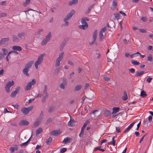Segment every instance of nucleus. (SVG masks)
<instances>
[{
  "instance_id": "nucleus-6",
  "label": "nucleus",
  "mask_w": 153,
  "mask_h": 153,
  "mask_svg": "<svg viewBox=\"0 0 153 153\" xmlns=\"http://www.w3.org/2000/svg\"><path fill=\"white\" fill-rule=\"evenodd\" d=\"M32 108V106H30L27 108L23 107L22 108L21 111L23 114L26 115L27 114Z\"/></svg>"
},
{
  "instance_id": "nucleus-5",
  "label": "nucleus",
  "mask_w": 153,
  "mask_h": 153,
  "mask_svg": "<svg viewBox=\"0 0 153 153\" xmlns=\"http://www.w3.org/2000/svg\"><path fill=\"white\" fill-rule=\"evenodd\" d=\"M14 84V82L13 80L10 81L7 83L5 88V90L7 93H8L10 92V88L13 86Z\"/></svg>"
},
{
  "instance_id": "nucleus-55",
  "label": "nucleus",
  "mask_w": 153,
  "mask_h": 153,
  "mask_svg": "<svg viewBox=\"0 0 153 153\" xmlns=\"http://www.w3.org/2000/svg\"><path fill=\"white\" fill-rule=\"evenodd\" d=\"M141 20L143 22H146L147 20V19L146 17H142L141 18Z\"/></svg>"
},
{
  "instance_id": "nucleus-62",
  "label": "nucleus",
  "mask_w": 153,
  "mask_h": 153,
  "mask_svg": "<svg viewBox=\"0 0 153 153\" xmlns=\"http://www.w3.org/2000/svg\"><path fill=\"white\" fill-rule=\"evenodd\" d=\"M68 63L71 66H72L74 65L73 62L71 61H68Z\"/></svg>"
},
{
  "instance_id": "nucleus-22",
  "label": "nucleus",
  "mask_w": 153,
  "mask_h": 153,
  "mask_svg": "<svg viewBox=\"0 0 153 153\" xmlns=\"http://www.w3.org/2000/svg\"><path fill=\"white\" fill-rule=\"evenodd\" d=\"M120 110L119 107H114L113 108V112L112 114H115L118 112Z\"/></svg>"
},
{
  "instance_id": "nucleus-57",
  "label": "nucleus",
  "mask_w": 153,
  "mask_h": 153,
  "mask_svg": "<svg viewBox=\"0 0 153 153\" xmlns=\"http://www.w3.org/2000/svg\"><path fill=\"white\" fill-rule=\"evenodd\" d=\"M148 120L150 122L152 121V117L151 116H149L148 117Z\"/></svg>"
},
{
  "instance_id": "nucleus-23",
  "label": "nucleus",
  "mask_w": 153,
  "mask_h": 153,
  "mask_svg": "<svg viewBox=\"0 0 153 153\" xmlns=\"http://www.w3.org/2000/svg\"><path fill=\"white\" fill-rule=\"evenodd\" d=\"M12 49L16 51H20L22 50L21 48L19 46H14L12 47Z\"/></svg>"
},
{
  "instance_id": "nucleus-52",
  "label": "nucleus",
  "mask_w": 153,
  "mask_h": 153,
  "mask_svg": "<svg viewBox=\"0 0 153 153\" xmlns=\"http://www.w3.org/2000/svg\"><path fill=\"white\" fill-rule=\"evenodd\" d=\"M95 56L97 58L99 59L101 56V54L99 53H97L95 54Z\"/></svg>"
},
{
  "instance_id": "nucleus-49",
  "label": "nucleus",
  "mask_w": 153,
  "mask_h": 153,
  "mask_svg": "<svg viewBox=\"0 0 153 153\" xmlns=\"http://www.w3.org/2000/svg\"><path fill=\"white\" fill-rule=\"evenodd\" d=\"M17 94L14 91H13L10 95V96L11 97H14Z\"/></svg>"
},
{
  "instance_id": "nucleus-25",
  "label": "nucleus",
  "mask_w": 153,
  "mask_h": 153,
  "mask_svg": "<svg viewBox=\"0 0 153 153\" xmlns=\"http://www.w3.org/2000/svg\"><path fill=\"white\" fill-rule=\"evenodd\" d=\"M87 125V123H84V124L83 125V126L82 127L81 132L79 134V136L80 137H81V134L82 133H83L84 129L85 127V126Z\"/></svg>"
},
{
  "instance_id": "nucleus-61",
  "label": "nucleus",
  "mask_w": 153,
  "mask_h": 153,
  "mask_svg": "<svg viewBox=\"0 0 153 153\" xmlns=\"http://www.w3.org/2000/svg\"><path fill=\"white\" fill-rule=\"evenodd\" d=\"M34 99H35L34 98L30 99L29 100H28V101L27 102H26L27 103L30 102H31L32 101H33L34 100Z\"/></svg>"
},
{
  "instance_id": "nucleus-50",
  "label": "nucleus",
  "mask_w": 153,
  "mask_h": 153,
  "mask_svg": "<svg viewBox=\"0 0 153 153\" xmlns=\"http://www.w3.org/2000/svg\"><path fill=\"white\" fill-rule=\"evenodd\" d=\"M68 20V19H65V18L64 19V21L65 23L64 24V25L66 26L68 25V22L67 21Z\"/></svg>"
},
{
  "instance_id": "nucleus-51",
  "label": "nucleus",
  "mask_w": 153,
  "mask_h": 153,
  "mask_svg": "<svg viewBox=\"0 0 153 153\" xmlns=\"http://www.w3.org/2000/svg\"><path fill=\"white\" fill-rule=\"evenodd\" d=\"M52 140V138H49L47 140L46 143L47 144H48L50 143Z\"/></svg>"
},
{
  "instance_id": "nucleus-43",
  "label": "nucleus",
  "mask_w": 153,
  "mask_h": 153,
  "mask_svg": "<svg viewBox=\"0 0 153 153\" xmlns=\"http://www.w3.org/2000/svg\"><path fill=\"white\" fill-rule=\"evenodd\" d=\"M66 150L67 149L66 148H63L60 149V152L61 153H63L66 152Z\"/></svg>"
},
{
  "instance_id": "nucleus-36",
  "label": "nucleus",
  "mask_w": 153,
  "mask_h": 153,
  "mask_svg": "<svg viewBox=\"0 0 153 153\" xmlns=\"http://www.w3.org/2000/svg\"><path fill=\"white\" fill-rule=\"evenodd\" d=\"M70 139L68 138H65L63 141V143H67L69 142Z\"/></svg>"
},
{
  "instance_id": "nucleus-44",
  "label": "nucleus",
  "mask_w": 153,
  "mask_h": 153,
  "mask_svg": "<svg viewBox=\"0 0 153 153\" xmlns=\"http://www.w3.org/2000/svg\"><path fill=\"white\" fill-rule=\"evenodd\" d=\"M19 40V38L16 36H14L13 38V41L14 42H17Z\"/></svg>"
},
{
  "instance_id": "nucleus-46",
  "label": "nucleus",
  "mask_w": 153,
  "mask_h": 153,
  "mask_svg": "<svg viewBox=\"0 0 153 153\" xmlns=\"http://www.w3.org/2000/svg\"><path fill=\"white\" fill-rule=\"evenodd\" d=\"M30 138L26 142L22 143L21 144V146H25L27 145V143L30 141Z\"/></svg>"
},
{
  "instance_id": "nucleus-38",
  "label": "nucleus",
  "mask_w": 153,
  "mask_h": 153,
  "mask_svg": "<svg viewBox=\"0 0 153 153\" xmlns=\"http://www.w3.org/2000/svg\"><path fill=\"white\" fill-rule=\"evenodd\" d=\"M48 42L45 39L42 42L41 45H45Z\"/></svg>"
},
{
  "instance_id": "nucleus-17",
  "label": "nucleus",
  "mask_w": 153,
  "mask_h": 153,
  "mask_svg": "<svg viewBox=\"0 0 153 153\" xmlns=\"http://www.w3.org/2000/svg\"><path fill=\"white\" fill-rule=\"evenodd\" d=\"M135 123V122H133L132 123H131L129 125V126L125 129L124 131V133H127L130 130L131 128L133 126Z\"/></svg>"
},
{
  "instance_id": "nucleus-34",
  "label": "nucleus",
  "mask_w": 153,
  "mask_h": 153,
  "mask_svg": "<svg viewBox=\"0 0 153 153\" xmlns=\"http://www.w3.org/2000/svg\"><path fill=\"white\" fill-rule=\"evenodd\" d=\"M66 85L65 82H63L60 85V87L61 88L64 89L65 88V86Z\"/></svg>"
},
{
  "instance_id": "nucleus-48",
  "label": "nucleus",
  "mask_w": 153,
  "mask_h": 153,
  "mask_svg": "<svg viewBox=\"0 0 153 153\" xmlns=\"http://www.w3.org/2000/svg\"><path fill=\"white\" fill-rule=\"evenodd\" d=\"M7 15L5 13H0V17H5Z\"/></svg>"
},
{
  "instance_id": "nucleus-4",
  "label": "nucleus",
  "mask_w": 153,
  "mask_h": 153,
  "mask_svg": "<svg viewBox=\"0 0 153 153\" xmlns=\"http://www.w3.org/2000/svg\"><path fill=\"white\" fill-rule=\"evenodd\" d=\"M43 115V114L42 112L40 114V115L39 116L38 118L37 119L36 121L33 124V127H36L39 126L42 120V117Z\"/></svg>"
},
{
  "instance_id": "nucleus-27",
  "label": "nucleus",
  "mask_w": 153,
  "mask_h": 153,
  "mask_svg": "<svg viewBox=\"0 0 153 153\" xmlns=\"http://www.w3.org/2000/svg\"><path fill=\"white\" fill-rule=\"evenodd\" d=\"M74 121L73 120L71 119L70 120L68 123V125L70 126H73L74 124Z\"/></svg>"
},
{
  "instance_id": "nucleus-21",
  "label": "nucleus",
  "mask_w": 153,
  "mask_h": 153,
  "mask_svg": "<svg viewBox=\"0 0 153 153\" xmlns=\"http://www.w3.org/2000/svg\"><path fill=\"white\" fill-rule=\"evenodd\" d=\"M88 27V25L82 24L79 26V29L85 30Z\"/></svg>"
},
{
  "instance_id": "nucleus-33",
  "label": "nucleus",
  "mask_w": 153,
  "mask_h": 153,
  "mask_svg": "<svg viewBox=\"0 0 153 153\" xmlns=\"http://www.w3.org/2000/svg\"><path fill=\"white\" fill-rule=\"evenodd\" d=\"M114 16L117 19H120V14L118 13H115Z\"/></svg>"
},
{
  "instance_id": "nucleus-28",
  "label": "nucleus",
  "mask_w": 153,
  "mask_h": 153,
  "mask_svg": "<svg viewBox=\"0 0 153 153\" xmlns=\"http://www.w3.org/2000/svg\"><path fill=\"white\" fill-rule=\"evenodd\" d=\"M78 2V0H72L70 1L69 4L70 5H73L76 4Z\"/></svg>"
},
{
  "instance_id": "nucleus-8",
  "label": "nucleus",
  "mask_w": 153,
  "mask_h": 153,
  "mask_svg": "<svg viewBox=\"0 0 153 153\" xmlns=\"http://www.w3.org/2000/svg\"><path fill=\"white\" fill-rule=\"evenodd\" d=\"M2 51H3V53L0 52V60H2L8 53V50L6 48H3L2 49Z\"/></svg>"
},
{
  "instance_id": "nucleus-31",
  "label": "nucleus",
  "mask_w": 153,
  "mask_h": 153,
  "mask_svg": "<svg viewBox=\"0 0 153 153\" xmlns=\"http://www.w3.org/2000/svg\"><path fill=\"white\" fill-rule=\"evenodd\" d=\"M144 73V72L143 71H137L136 72V74H135L136 76H140Z\"/></svg>"
},
{
  "instance_id": "nucleus-15",
  "label": "nucleus",
  "mask_w": 153,
  "mask_h": 153,
  "mask_svg": "<svg viewBox=\"0 0 153 153\" xmlns=\"http://www.w3.org/2000/svg\"><path fill=\"white\" fill-rule=\"evenodd\" d=\"M89 20L88 19L87 17L82 18L81 20V22L82 24L88 25L86 21Z\"/></svg>"
},
{
  "instance_id": "nucleus-53",
  "label": "nucleus",
  "mask_w": 153,
  "mask_h": 153,
  "mask_svg": "<svg viewBox=\"0 0 153 153\" xmlns=\"http://www.w3.org/2000/svg\"><path fill=\"white\" fill-rule=\"evenodd\" d=\"M139 30L142 33H146V30L144 29H139Z\"/></svg>"
},
{
  "instance_id": "nucleus-40",
  "label": "nucleus",
  "mask_w": 153,
  "mask_h": 153,
  "mask_svg": "<svg viewBox=\"0 0 153 153\" xmlns=\"http://www.w3.org/2000/svg\"><path fill=\"white\" fill-rule=\"evenodd\" d=\"M81 88V86L80 85H77L75 87V90L76 91H78Z\"/></svg>"
},
{
  "instance_id": "nucleus-18",
  "label": "nucleus",
  "mask_w": 153,
  "mask_h": 153,
  "mask_svg": "<svg viewBox=\"0 0 153 153\" xmlns=\"http://www.w3.org/2000/svg\"><path fill=\"white\" fill-rule=\"evenodd\" d=\"M64 55V53L63 52H61L59 54V57L56 59L60 61H61L63 58Z\"/></svg>"
},
{
  "instance_id": "nucleus-20",
  "label": "nucleus",
  "mask_w": 153,
  "mask_h": 153,
  "mask_svg": "<svg viewBox=\"0 0 153 153\" xmlns=\"http://www.w3.org/2000/svg\"><path fill=\"white\" fill-rule=\"evenodd\" d=\"M18 148L17 145H15L14 146L10 148V151L11 152H13L17 150Z\"/></svg>"
},
{
  "instance_id": "nucleus-13",
  "label": "nucleus",
  "mask_w": 153,
  "mask_h": 153,
  "mask_svg": "<svg viewBox=\"0 0 153 153\" xmlns=\"http://www.w3.org/2000/svg\"><path fill=\"white\" fill-rule=\"evenodd\" d=\"M29 122L25 120H22L19 123V125L20 126L24 125L27 126L29 124Z\"/></svg>"
},
{
  "instance_id": "nucleus-54",
  "label": "nucleus",
  "mask_w": 153,
  "mask_h": 153,
  "mask_svg": "<svg viewBox=\"0 0 153 153\" xmlns=\"http://www.w3.org/2000/svg\"><path fill=\"white\" fill-rule=\"evenodd\" d=\"M129 72L132 73H134L135 72V70L133 68H131L129 69Z\"/></svg>"
},
{
  "instance_id": "nucleus-30",
  "label": "nucleus",
  "mask_w": 153,
  "mask_h": 153,
  "mask_svg": "<svg viewBox=\"0 0 153 153\" xmlns=\"http://www.w3.org/2000/svg\"><path fill=\"white\" fill-rule=\"evenodd\" d=\"M131 63L134 65H138L140 64V63L135 60H132L131 61Z\"/></svg>"
},
{
  "instance_id": "nucleus-12",
  "label": "nucleus",
  "mask_w": 153,
  "mask_h": 153,
  "mask_svg": "<svg viewBox=\"0 0 153 153\" xmlns=\"http://www.w3.org/2000/svg\"><path fill=\"white\" fill-rule=\"evenodd\" d=\"M11 53H15L16 54H18V52H17L15 51H9L8 52V54H7V56L6 57V60H7V61H9V60L11 58V56H10V55Z\"/></svg>"
},
{
  "instance_id": "nucleus-19",
  "label": "nucleus",
  "mask_w": 153,
  "mask_h": 153,
  "mask_svg": "<svg viewBox=\"0 0 153 153\" xmlns=\"http://www.w3.org/2000/svg\"><path fill=\"white\" fill-rule=\"evenodd\" d=\"M42 129L41 127L38 128L36 131V136H38L42 131Z\"/></svg>"
},
{
  "instance_id": "nucleus-47",
  "label": "nucleus",
  "mask_w": 153,
  "mask_h": 153,
  "mask_svg": "<svg viewBox=\"0 0 153 153\" xmlns=\"http://www.w3.org/2000/svg\"><path fill=\"white\" fill-rule=\"evenodd\" d=\"M100 147H101L95 148L94 149L95 151H96L98 149L102 152H104L105 151V150L103 149H100Z\"/></svg>"
},
{
  "instance_id": "nucleus-37",
  "label": "nucleus",
  "mask_w": 153,
  "mask_h": 153,
  "mask_svg": "<svg viewBox=\"0 0 153 153\" xmlns=\"http://www.w3.org/2000/svg\"><path fill=\"white\" fill-rule=\"evenodd\" d=\"M140 95L143 97H145L146 95V92L144 91H142L141 92Z\"/></svg>"
},
{
  "instance_id": "nucleus-64",
  "label": "nucleus",
  "mask_w": 153,
  "mask_h": 153,
  "mask_svg": "<svg viewBox=\"0 0 153 153\" xmlns=\"http://www.w3.org/2000/svg\"><path fill=\"white\" fill-rule=\"evenodd\" d=\"M107 142V140H106L105 139H104L102 140L101 142V144L102 145V144L104 143H105Z\"/></svg>"
},
{
  "instance_id": "nucleus-35",
  "label": "nucleus",
  "mask_w": 153,
  "mask_h": 153,
  "mask_svg": "<svg viewBox=\"0 0 153 153\" xmlns=\"http://www.w3.org/2000/svg\"><path fill=\"white\" fill-rule=\"evenodd\" d=\"M117 5V2L115 1H114L113 2L111 8L114 9Z\"/></svg>"
},
{
  "instance_id": "nucleus-42",
  "label": "nucleus",
  "mask_w": 153,
  "mask_h": 153,
  "mask_svg": "<svg viewBox=\"0 0 153 153\" xmlns=\"http://www.w3.org/2000/svg\"><path fill=\"white\" fill-rule=\"evenodd\" d=\"M60 61L57 59L56 60L55 66L56 67H59L60 65Z\"/></svg>"
},
{
  "instance_id": "nucleus-29",
  "label": "nucleus",
  "mask_w": 153,
  "mask_h": 153,
  "mask_svg": "<svg viewBox=\"0 0 153 153\" xmlns=\"http://www.w3.org/2000/svg\"><path fill=\"white\" fill-rule=\"evenodd\" d=\"M140 55V53L139 52H137L136 53H133L132 55H130V57L131 58H133L135 57H136Z\"/></svg>"
},
{
  "instance_id": "nucleus-45",
  "label": "nucleus",
  "mask_w": 153,
  "mask_h": 153,
  "mask_svg": "<svg viewBox=\"0 0 153 153\" xmlns=\"http://www.w3.org/2000/svg\"><path fill=\"white\" fill-rule=\"evenodd\" d=\"M31 0H26L25 2L24 3V5L25 6L27 4H28L30 3Z\"/></svg>"
},
{
  "instance_id": "nucleus-63",
  "label": "nucleus",
  "mask_w": 153,
  "mask_h": 153,
  "mask_svg": "<svg viewBox=\"0 0 153 153\" xmlns=\"http://www.w3.org/2000/svg\"><path fill=\"white\" fill-rule=\"evenodd\" d=\"M104 79L105 81H108L109 80V78L107 76L104 77Z\"/></svg>"
},
{
  "instance_id": "nucleus-16",
  "label": "nucleus",
  "mask_w": 153,
  "mask_h": 153,
  "mask_svg": "<svg viewBox=\"0 0 153 153\" xmlns=\"http://www.w3.org/2000/svg\"><path fill=\"white\" fill-rule=\"evenodd\" d=\"M61 132V131L59 130H54L52 132L51 134L54 136H57L60 134Z\"/></svg>"
},
{
  "instance_id": "nucleus-24",
  "label": "nucleus",
  "mask_w": 153,
  "mask_h": 153,
  "mask_svg": "<svg viewBox=\"0 0 153 153\" xmlns=\"http://www.w3.org/2000/svg\"><path fill=\"white\" fill-rule=\"evenodd\" d=\"M29 70V69L25 67L23 70V72L27 76H29V74L28 73V72Z\"/></svg>"
},
{
  "instance_id": "nucleus-41",
  "label": "nucleus",
  "mask_w": 153,
  "mask_h": 153,
  "mask_svg": "<svg viewBox=\"0 0 153 153\" xmlns=\"http://www.w3.org/2000/svg\"><path fill=\"white\" fill-rule=\"evenodd\" d=\"M148 60L150 62H152L153 61L152 58L151 54L149 55L147 57Z\"/></svg>"
},
{
  "instance_id": "nucleus-1",
  "label": "nucleus",
  "mask_w": 153,
  "mask_h": 153,
  "mask_svg": "<svg viewBox=\"0 0 153 153\" xmlns=\"http://www.w3.org/2000/svg\"><path fill=\"white\" fill-rule=\"evenodd\" d=\"M45 54L42 53L39 55L37 58V60L35 62L34 65L35 68L37 69L38 68V66L40 65L43 61L44 57L45 56Z\"/></svg>"
},
{
  "instance_id": "nucleus-9",
  "label": "nucleus",
  "mask_w": 153,
  "mask_h": 153,
  "mask_svg": "<svg viewBox=\"0 0 153 153\" xmlns=\"http://www.w3.org/2000/svg\"><path fill=\"white\" fill-rule=\"evenodd\" d=\"M75 11L74 10H71L66 15L65 17V19H69L75 13Z\"/></svg>"
},
{
  "instance_id": "nucleus-56",
  "label": "nucleus",
  "mask_w": 153,
  "mask_h": 153,
  "mask_svg": "<svg viewBox=\"0 0 153 153\" xmlns=\"http://www.w3.org/2000/svg\"><path fill=\"white\" fill-rule=\"evenodd\" d=\"M114 137H113L112 138V144L114 146H115V143L116 142V141L115 140H114Z\"/></svg>"
},
{
  "instance_id": "nucleus-58",
  "label": "nucleus",
  "mask_w": 153,
  "mask_h": 153,
  "mask_svg": "<svg viewBox=\"0 0 153 153\" xmlns=\"http://www.w3.org/2000/svg\"><path fill=\"white\" fill-rule=\"evenodd\" d=\"M152 79V78L150 77H148L146 80V81L149 82H150L151 80Z\"/></svg>"
},
{
  "instance_id": "nucleus-10",
  "label": "nucleus",
  "mask_w": 153,
  "mask_h": 153,
  "mask_svg": "<svg viewBox=\"0 0 153 153\" xmlns=\"http://www.w3.org/2000/svg\"><path fill=\"white\" fill-rule=\"evenodd\" d=\"M34 62L33 60H31L29 62L25 65V67L29 69L31 68L32 65Z\"/></svg>"
},
{
  "instance_id": "nucleus-32",
  "label": "nucleus",
  "mask_w": 153,
  "mask_h": 153,
  "mask_svg": "<svg viewBox=\"0 0 153 153\" xmlns=\"http://www.w3.org/2000/svg\"><path fill=\"white\" fill-rule=\"evenodd\" d=\"M128 96L127 93L126 92L124 93V95L122 97V99L124 100H126L128 99Z\"/></svg>"
},
{
  "instance_id": "nucleus-2",
  "label": "nucleus",
  "mask_w": 153,
  "mask_h": 153,
  "mask_svg": "<svg viewBox=\"0 0 153 153\" xmlns=\"http://www.w3.org/2000/svg\"><path fill=\"white\" fill-rule=\"evenodd\" d=\"M36 83V81L35 79H33L31 81L28 82L25 86V90L27 91L30 90L31 89L32 86L35 85Z\"/></svg>"
},
{
  "instance_id": "nucleus-3",
  "label": "nucleus",
  "mask_w": 153,
  "mask_h": 153,
  "mask_svg": "<svg viewBox=\"0 0 153 153\" xmlns=\"http://www.w3.org/2000/svg\"><path fill=\"white\" fill-rule=\"evenodd\" d=\"M42 96H43L41 100L42 102V103H43L45 101L46 99L48 98V96L46 89H45L43 91L42 94V95L40 94H39L37 95V97H41Z\"/></svg>"
},
{
  "instance_id": "nucleus-26",
  "label": "nucleus",
  "mask_w": 153,
  "mask_h": 153,
  "mask_svg": "<svg viewBox=\"0 0 153 153\" xmlns=\"http://www.w3.org/2000/svg\"><path fill=\"white\" fill-rule=\"evenodd\" d=\"M51 37V34L50 32L49 33L48 35L46 36L45 39L48 42H49L50 40Z\"/></svg>"
},
{
  "instance_id": "nucleus-60",
  "label": "nucleus",
  "mask_w": 153,
  "mask_h": 153,
  "mask_svg": "<svg viewBox=\"0 0 153 153\" xmlns=\"http://www.w3.org/2000/svg\"><path fill=\"white\" fill-rule=\"evenodd\" d=\"M146 135H143V137L141 138L140 141V142H139V143H141L143 141L144 137H145Z\"/></svg>"
},
{
  "instance_id": "nucleus-11",
  "label": "nucleus",
  "mask_w": 153,
  "mask_h": 153,
  "mask_svg": "<svg viewBox=\"0 0 153 153\" xmlns=\"http://www.w3.org/2000/svg\"><path fill=\"white\" fill-rule=\"evenodd\" d=\"M97 30H95L93 33L92 37L93 42H94L96 40L97 36Z\"/></svg>"
},
{
  "instance_id": "nucleus-59",
  "label": "nucleus",
  "mask_w": 153,
  "mask_h": 153,
  "mask_svg": "<svg viewBox=\"0 0 153 153\" xmlns=\"http://www.w3.org/2000/svg\"><path fill=\"white\" fill-rule=\"evenodd\" d=\"M52 120L51 118H49L47 120L46 122V123L48 124V123L51 122Z\"/></svg>"
},
{
  "instance_id": "nucleus-7",
  "label": "nucleus",
  "mask_w": 153,
  "mask_h": 153,
  "mask_svg": "<svg viewBox=\"0 0 153 153\" xmlns=\"http://www.w3.org/2000/svg\"><path fill=\"white\" fill-rule=\"evenodd\" d=\"M106 30V28L105 27H104L101 30L100 32V41L102 40L103 39L104 36L105 35V31Z\"/></svg>"
},
{
  "instance_id": "nucleus-14",
  "label": "nucleus",
  "mask_w": 153,
  "mask_h": 153,
  "mask_svg": "<svg viewBox=\"0 0 153 153\" xmlns=\"http://www.w3.org/2000/svg\"><path fill=\"white\" fill-rule=\"evenodd\" d=\"M9 40V39L7 38L2 39L0 41V46L4 43L5 42L8 41Z\"/></svg>"
},
{
  "instance_id": "nucleus-39",
  "label": "nucleus",
  "mask_w": 153,
  "mask_h": 153,
  "mask_svg": "<svg viewBox=\"0 0 153 153\" xmlns=\"http://www.w3.org/2000/svg\"><path fill=\"white\" fill-rule=\"evenodd\" d=\"M20 88L19 86H18L16 88L15 91H15L17 94H18L20 90Z\"/></svg>"
}]
</instances>
